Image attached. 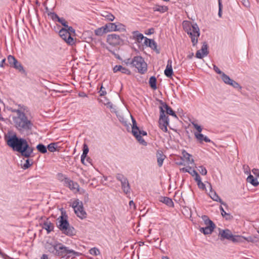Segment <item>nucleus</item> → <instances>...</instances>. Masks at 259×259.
<instances>
[{"instance_id":"f257e3e1","label":"nucleus","mask_w":259,"mask_h":259,"mask_svg":"<svg viewBox=\"0 0 259 259\" xmlns=\"http://www.w3.org/2000/svg\"><path fill=\"white\" fill-rule=\"evenodd\" d=\"M16 115L13 117L16 128L21 132H28L32 130L33 123L32 117L29 115L28 108L19 105L17 109L13 110Z\"/></svg>"},{"instance_id":"f03ea898","label":"nucleus","mask_w":259,"mask_h":259,"mask_svg":"<svg viewBox=\"0 0 259 259\" xmlns=\"http://www.w3.org/2000/svg\"><path fill=\"white\" fill-rule=\"evenodd\" d=\"M5 140L10 147L14 151L20 152L22 156L28 158L32 154L33 148L29 146L25 139L19 138L16 134L9 133L5 135Z\"/></svg>"},{"instance_id":"7ed1b4c3","label":"nucleus","mask_w":259,"mask_h":259,"mask_svg":"<svg viewBox=\"0 0 259 259\" xmlns=\"http://www.w3.org/2000/svg\"><path fill=\"white\" fill-rule=\"evenodd\" d=\"M169 114L175 118H177V116L172 109L166 104H163L160 107V116L159 119V127L164 132H167V125L169 124V119L168 116L166 115Z\"/></svg>"},{"instance_id":"20e7f679","label":"nucleus","mask_w":259,"mask_h":259,"mask_svg":"<svg viewBox=\"0 0 259 259\" xmlns=\"http://www.w3.org/2000/svg\"><path fill=\"white\" fill-rule=\"evenodd\" d=\"M184 30L189 35L193 46H195L198 42V38L200 35L199 28L196 23H192L189 21L183 22Z\"/></svg>"},{"instance_id":"39448f33","label":"nucleus","mask_w":259,"mask_h":259,"mask_svg":"<svg viewBox=\"0 0 259 259\" xmlns=\"http://www.w3.org/2000/svg\"><path fill=\"white\" fill-rule=\"evenodd\" d=\"M57 225L58 228L65 235L70 236L75 235L74 228L69 225L67 221V215L62 214L57 220Z\"/></svg>"},{"instance_id":"423d86ee","label":"nucleus","mask_w":259,"mask_h":259,"mask_svg":"<svg viewBox=\"0 0 259 259\" xmlns=\"http://www.w3.org/2000/svg\"><path fill=\"white\" fill-rule=\"evenodd\" d=\"M55 247L56 249L55 255L62 258H69L71 256L74 257L78 256L80 254L78 252L69 249V247L64 246L61 243L56 242Z\"/></svg>"},{"instance_id":"0eeeda50","label":"nucleus","mask_w":259,"mask_h":259,"mask_svg":"<svg viewBox=\"0 0 259 259\" xmlns=\"http://www.w3.org/2000/svg\"><path fill=\"white\" fill-rule=\"evenodd\" d=\"M130 64L135 67L139 72L144 74L147 70V65L144 59L141 56H135L133 58Z\"/></svg>"},{"instance_id":"6e6552de","label":"nucleus","mask_w":259,"mask_h":259,"mask_svg":"<svg viewBox=\"0 0 259 259\" xmlns=\"http://www.w3.org/2000/svg\"><path fill=\"white\" fill-rule=\"evenodd\" d=\"M132 133L133 135L136 137L137 140L139 141V142L144 145H146V142L145 140L142 138L141 135L146 136L147 135V133L144 131H141L139 128V127L137 125V123L135 119L132 117Z\"/></svg>"},{"instance_id":"1a4fd4ad","label":"nucleus","mask_w":259,"mask_h":259,"mask_svg":"<svg viewBox=\"0 0 259 259\" xmlns=\"http://www.w3.org/2000/svg\"><path fill=\"white\" fill-rule=\"evenodd\" d=\"M72 207L76 215L81 219L86 217L87 213L83 210L82 203L78 200H75L72 203Z\"/></svg>"},{"instance_id":"9d476101","label":"nucleus","mask_w":259,"mask_h":259,"mask_svg":"<svg viewBox=\"0 0 259 259\" xmlns=\"http://www.w3.org/2000/svg\"><path fill=\"white\" fill-rule=\"evenodd\" d=\"M59 35L69 45L72 46L75 44L74 39L71 37V34L66 28H62L59 31Z\"/></svg>"},{"instance_id":"9b49d317","label":"nucleus","mask_w":259,"mask_h":259,"mask_svg":"<svg viewBox=\"0 0 259 259\" xmlns=\"http://www.w3.org/2000/svg\"><path fill=\"white\" fill-rule=\"evenodd\" d=\"M108 32L119 31L124 32L126 30L125 26L121 23H109L106 24Z\"/></svg>"},{"instance_id":"f8f14e48","label":"nucleus","mask_w":259,"mask_h":259,"mask_svg":"<svg viewBox=\"0 0 259 259\" xmlns=\"http://www.w3.org/2000/svg\"><path fill=\"white\" fill-rule=\"evenodd\" d=\"M107 42L111 46H116L122 42V39L118 35L111 34L107 35Z\"/></svg>"},{"instance_id":"ddd939ff","label":"nucleus","mask_w":259,"mask_h":259,"mask_svg":"<svg viewBox=\"0 0 259 259\" xmlns=\"http://www.w3.org/2000/svg\"><path fill=\"white\" fill-rule=\"evenodd\" d=\"M221 78L226 84L231 85L235 89H241V87L239 84L238 83L231 79L228 75H226L224 73H222L221 75Z\"/></svg>"},{"instance_id":"4468645a","label":"nucleus","mask_w":259,"mask_h":259,"mask_svg":"<svg viewBox=\"0 0 259 259\" xmlns=\"http://www.w3.org/2000/svg\"><path fill=\"white\" fill-rule=\"evenodd\" d=\"M64 182L65 184L74 193L78 192L81 193V191H80L79 190V186L77 183L72 181L67 178H64Z\"/></svg>"},{"instance_id":"2eb2a0df","label":"nucleus","mask_w":259,"mask_h":259,"mask_svg":"<svg viewBox=\"0 0 259 259\" xmlns=\"http://www.w3.org/2000/svg\"><path fill=\"white\" fill-rule=\"evenodd\" d=\"M208 54V47L207 44L204 42L200 50L197 51L196 53V57L199 59H202Z\"/></svg>"},{"instance_id":"dca6fc26","label":"nucleus","mask_w":259,"mask_h":259,"mask_svg":"<svg viewBox=\"0 0 259 259\" xmlns=\"http://www.w3.org/2000/svg\"><path fill=\"white\" fill-rule=\"evenodd\" d=\"M219 236H220L222 240L226 239L231 241L233 237V234L231 231L229 229L220 230L219 232Z\"/></svg>"},{"instance_id":"f3484780","label":"nucleus","mask_w":259,"mask_h":259,"mask_svg":"<svg viewBox=\"0 0 259 259\" xmlns=\"http://www.w3.org/2000/svg\"><path fill=\"white\" fill-rule=\"evenodd\" d=\"M197 185L199 188L202 189H205L206 193L209 194L211 193L212 194L213 193L214 194H216L215 192L212 190L211 185L210 183H207V184H204L201 181H200V182L198 183Z\"/></svg>"},{"instance_id":"a211bd4d","label":"nucleus","mask_w":259,"mask_h":259,"mask_svg":"<svg viewBox=\"0 0 259 259\" xmlns=\"http://www.w3.org/2000/svg\"><path fill=\"white\" fill-rule=\"evenodd\" d=\"M215 227V225L214 224L213 225H209V226H206L205 227H201L199 229V231L204 235H209L212 233Z\"/></svg>"},{"instance_id":"6ab92c4d","label":"nucleus","mask_w":259,"mask_h":259,"mask_svg":"<svg viewBox=\"0 0 259 259\" xmlns=\"http://www.w3.org/2000/svg\"><path fill=\"white\" fill-rule=\"evenodd\" d=\"M113 71L114 73L121 72L122 73L130 75L131 73V71L126 68L122 67L121 65H116L114 67Z\"/></svg>"},{"instance_id":"aec40b11","label":"nucleus","mask_w":259,"mask_h":259,"mask_svg":"<svg viewBox=\"0 0 259 259\" xmlns=\"http://www.w3.org/2000/svg\"><path fill=\"white\" fill-rule=\"evenodd\" d=\"M144 44L147 47L151 48L152 49L157 51V45L153 39H149L147 37L145 38Z\"/></svg>"},{"instance_id":"412c9836","label":"nucleus","mask_w":259,"mask_h":259,"mask_svg":"<svg viewBox=\"0 0 259 259\" xmlns=\"http://www.w3.org/2000/svg\"><path fill=\"white\" fill-rule=\"evenodd\" d=\"M173 74V70L171 65V61L168 60L166 69L164 70V74L168 77H170Z\"/></svg>"},{"instance_id":"4be33fe9","label":"nucleus","mask_w":259,"mask_h":259,"mask_svg":"<svg viewBox=\"0 0 259 259\" xmlns=\"http://www.w3.org/2000/svg\"><path fill=\"white\" fill-rule=\"evenodd\" d=\"M194 135L195 138L198 140L200 142H202L204 141L205 142H210V140L207 138L206 136H204L203 134L198 133H194Z\"/></svg>"},{"instance_id":"5701e85b","label":"nucleus","mask_w":259,"mask_h":259,"mask_svg":"<svg viewBox=\"0 0 259 259\" xmlns=\"http://www.w3.org/2000/svg\"><path fill=\"white\" fill-rule=\"evenodd\" d=\"M107 32H108V28L106 27V24L105 26L98 28L95 30V33L97 36H102Z\"/></svg>"},{"instance_id":"b1692460","label":"nucleus","mask_w":259,"mask_h":259,"mask_svg":"<svg viewBox=\"0 0 259 259\" xmlns=\"http://www.w3.org/2000/svg\"><path fill=\"white\" fill-rule=\"evenodd\" d=\"M159 200L168 206L172 207L174 206V203L171 199L167 197L160 196L159 198Z\"/></svg>"},{"instance_id":"393cba45","label":"nucleus","mask_w":259,"mask_h":259,"mask_svg":"<svg viewBox=\"0 0 259 259\" xmlns=\"http://www.w3.org/2000/svg\"><path fill=\"white\" fill-rule=\"evenodd\" d=\"M42 228L46 229L49 233L53 230L54 225L49 221H46L44 223Z\"/></svg>"},{"instance_id":"a878e982","label":"nucleus","mask_w":259,"mask_h":259,"mask_svg":"<svg viewBox=\"0 0 259 259\" xmlns=\"http://www.w3.org/2000/svg\"><path fill=\"white\" fill-rule=\"evenodd\" d=\"M101 16L110 21H113L115 19V17L111 13L106 11L102 12Z\"/></svg>"},{"instance_id":"bb28decb","label":"nucleus","mask_w":259,"mask_h":259,"mask_svg":"<svg viewBox=\"0 0 259 259\" xmlns=\"http://www.w3.org/2000/svg\"><path fill=\"white\" fill-rule=\"evenodd\" d=\"M182 155L184 158L187 160L189 164L194 163V160L191 158L192 156L187 153L186 151L184 150L182 152Z\"/></svg>"},{"instance_id":"cd10ccee","label":"nucleus","mask_w":259,"mask_h":259,"mask_svg":"<svg viewBox=\"0 0 259 259\" xmlns=\"http://www.w3.org/2000/svg\"><path fill=\"white\" fill-rule=\"evenodd\" d=\"M244 240L248 242L256 243L259 241V238L257 235H251L247 237H244Z\"/></svg>"},{"instance_id":"c85d7f7f","label":"nucleus","mask_w":259,"mask_h":259,"mask_svg":"<svg viewBox=\"0 0 259 259\" xmlns=\"http://www.w3.org/2000/svg\"><path fill=\"white\" fill-rule=\"evenodd\" d=\"M247 182L250 183L251 185H252L254 186H257L259 183L257 181V180L256 178H254L253 176L251 175H250L247 178Z\"/></svg>"},{"instance_id":"c756f323","label":"nucleus","mask_w":259,"mask_h":259,"mask_svg":"<svg viewBox=\"0 0 259 259\" xmlns=\"http://www.w3.org/2000/svg\"><path fill=\"white\" fill-rule=\"evenodd\" d=\"M168 8L166 6L156 5L153 7L154 11L159 12L160 13H164L167 11Z\"/></svg>"},{"instance_id":"7c9ffc66","label":"nucleus","mask_w":259,"mask_h":259,"mask_svg":"<svg viewBox=\"0 0 259 259\" xmlns=\"http://www.w3.org/2000/svg\"><path fill=\"white\" fill-rule=\"evenodd\" d=\"M234 243L244 242V237L239 235H233L231 240Z\"/></svg>"},{"instance_id":"2f4dec72","label":"nucleus","mask_w":259,"mask_h":259,"mask_svg":"<svg viewBox=\"0 0 259 259\" xmlns=\"http://www.w3.org/2000/svg\"><path fill=\"white\" fill-rule=\"evenodd\" d=\"M220 209L222 215L225 218L226 220H231L233 219V216L231 215L230 213H227L224 209L223 207L221 206L220 207Z\"/></svg>"},{"instance_id":"473e14b6","label":"nucleus","mask_w":259,"mask_h":259,"mask_svg":"<svg viewBox=\"0 0 259 259\" xmlns=\"http://www.w3.org/2000/svg\"><path fill=\"white\" fill-rule=\"evenodd\" d=\"M121 186L123 192L127 194L130 192V187L127 180L125 181V182H124L122 184H121Z\"/></svg>"},{"instance_id":"72a5a7b5","label":"nucleus","mask_w":259,"mask_h":259,"mask_svg":"<svg viewBox=\"0 0 259 259\" xmlns=\"http://www.w3.org/2000/svg\"><path fill=\"white\" fill-rule=\"evenodd\" d=\"M202 220L203 221L204 224L206 226H209V225H213L215 224L212 221H211L208 216L203 215L201 217Z\"/></svg>"},{"instance_id":"f704fd0d","label":"nucleus","mask_w":259,"mask_h":259,"mask_svg":"<svg viewBox=\"0 0 259 259\" xmlns=\"http://www.w3.org/2000/svg\"><path fill=\"white\" fill-rule=\"evenodd\" d=\"M157 163L159 166H161L164 159L165 156L161 152H158L157 154Z\"/></svg>"},{"instance_id":"c9c22d12","label":"nucleus","mask_w":259,"mask_h":259,"mask_svg":"<svg viewBox=\"0 0 259 259\" xmlns=\"http://www.w3.org/2000/svg\"><path fill=\"white\" fill-rule=\"evenodd\" d=\"M149 82L152 89L154 90L156 89V78L154 76H151L150 78Z\"/></svg>"},{"instance_id":"e433bc0d","label":"nucleus","mask_w":259,"mask_h":259,"mask_svg":"<svg viewBox=\"0 0 259 259\" xmlns=\"http://www.w3.org/2000/svg\"><path fill=\"white\" fill-rule=\"evenodd\" d=\"M210 197L215 201H219L222 204L225 206H227V204L223 201L222 199L219 197V195H209Z\"/></svg>"},{"instance_id":"4c0bfd02","label":"nucleus","mask_w":259,"mask_h":259,"mask_svg":"<svg viewBox=\"0 0 259 259\" xmlns=\"http://www.w3.org/2000/svg\"><path fill=\"white\" fill-rule=\"evenodd\" d=\"M36 149L41 153H46L47 152V147L41 144L37 145L36 146Z\"/></svg>"},{"instance_id":"58836bf2","label":"nucleus","mask_w":259,"mask_h":259,"mask_svg":"<svg viewBox=\"0 0 259 259\" xmlns=\"http://www.w3.org/2000/svg\"><path fill=\"white\" fill-rule=\"evenodd\" d=\"M32 160H30L29 159H27L25 160V163L22 165V168L24 169H27L32 165Z\"/></svg>"},{"instance_id":"ea45409f","label":"nucleus","mask_w":259,"mask_h":259,"mask_svg":"<svg viewBox=\"0 0 259 259\" xmlns=\"http://www.w3.org/2000/svg\"><path fill=\"white\" fill-rule=\"evenodd\" d=\"M116 179L122 184L124 182H125L127 179L123 175L120 174H117L116 176Z\"/></svg>"},{"instance_id":"a19ab883","label":"nucleus","mask_w":259,"mask_h":259,"mask_svg":"<svg viewBox=\"0 0 259 259\" xmlns=\"http://www.w3.org/2000/svg\"><path fill=\"white\" fill-rule=\"evenodd\" d=\"M116 179L122 184L124 182H125L127 179L123 175L120 174H117L116 176Z\"/></svg>"},{"instance_id":"79ce46f5","label":"nucleus","mask_w":259,"mask_h":259,"mask_svg":"<svg viewBox=\"0 0 259 259\" xmlns=\"http://www.w3.org/2000/svg\"><path fill=\"white\" fill-rule=\"evenodd\" d=\"M180 170L183 172H189V174H190L192 176V171H196L195 170L192 169L191 167L190 166H188V167H183L182 168L180 169Z\"/></svg>"},{"instance_id":"37998d69","label":"nucleus","mask_w":259,"mask_h":259,"mask_svg":"<svg viewBox=\"0 0 259 259\" xmlns=\"http://www.w3.org/2000/svg\"><path fill=\"white\" fill-rule=\"evenodd\" d=\"M191 173H192V176L195 177V180L197 184L201 181V178L196 171H192Z\"/></svg>"},{"instance_id":"c03bdc74","label":"nucleus","mask_w":259,"mask_h":259,"mask_svg":"<svg viewBox=\"0 0 259 259\" xmlns=\"http://www.w3.org/2000/svg\"><path fill=\"white\" fill-rule=\"evenodd\" d=\"M8 61L10 65L12 66L14 63H16L17 60L13 56L9 55L8 57Z\"/></svg>"},{"instance_id":"a18cd8bd","label":"nucleus","mask_w":259,"mask_h":259,"mask_svg":"<svg viewBox=\"0 0 259 259\" xmlns=\"http://www.w3.org/2000/svg\"><path fill=\"white\" fill-rule=\"evenodd\" d=\"M12 67H14L15 68L18 69L20 71L23 70V68L22 66L19 62L17 61V60L16 61V63H14Z\"/></svg>"},{"instance_id":"49530a36","label":"nucleus","mask_w":259,"mask_h":259,"mask_svg":"<svg viewBox=\"0 0 259 259\" xmlns=\"http://www.w3.org/2000/svg\"><path fill=\"white\" fill-rule=\"evenodd\" d=\"M90 254L94 255H97L99 254L100 251L98 249H97L96 247L92 248L90 250Z\"/></svg>"},{"instance_id":"de8ad7c7","label":"nucleus","mask_w":259,"mask_h":259,"mask_svg":"<svg viewBox=\"0 0 259 259\" xmlns=\"http://www.w3.org/2000/svg\"><path fill=\"white\" fill-rule=\"evenodd\" d=\"M192 124L193 125L194 127L197 130V133H200L201 132V131L202 130V128L201 127V126L200 125L197 124V123H196L194 122H192Z\"/></svg>"},{"instance_id":"09e8293b","label":"nucleus","mask_w":259,"mask_h":259,"mask_svg":"<svg viewBox=\"0 0 259 259\" xmlns=\"http://www.w3.org/2000/svg\"><path fill=\"white\" fill-rule=\"evenodd\" d=\"M49 245L51 246H48V249L49 251H50L51 253H54L55 254L56 249H55V246H56V243L52 244H50Z\"/></svg>"},{"instance_id":"8fccbe9b","label":"nucleus","mask_w":259,"mask_h":259,"mask_svg":"<svg viewBox=\"0 0 259 259\" xmlns=\"http://www.w3.org/2000/svg\"><path fill=\"white\" fill-rule=\"evenodd\" d=\"M198 170L202 175L205 176L207 174V170L204 167L202 166H199Z\"/></svg>"},{"instance_id":"3c124183","label":"nucleus","mask_w":259,"mask_h":259,"mask_svg":"<svg viewBox=\"0 0 259 259\" xmlns=\"http://www.w3.org/2000/svg\"><path fill=\"white\" fill-rule=\"evenodd\" d=\"M57 21L62 24L65 28L68 27L67 21L63 18H58Z\"/></svg>"},{"instance_id":"603ef678","label":"nucleus","mask_w":259,"mask_h":259,"mask_svg":"<svg viewBox=\"0 0 259 259\" xmlns=\"http://www.w3.org/2000/svg\"><path fill=\"white\" fill-rule=\"evenodd\" d=\"M48 149L51 152H54L56 150L55 144L54 143L50 144L48 146Z\"/></svg>"},{"instance_id":"864d4df0","label":"nucleus","mask_w":259,"mask_h":259,"mask_svg":"<svg viewBox=\"0 0 259 259\" xmlns=\"http://www.w3.org/2000/svg\"><path fill=\"white\" fill-rule=\"evenodd\" d=\"M219 1V13H218V15L220 17H222V8H223V6H222V4L221 3V0H218Z\"/></svg>"},{"instance_id":"5fc2aeb1","label":"nucleus","mask_w":259,"mask_h":259,"mask_svg":"<svg viewBox=\"0 0 259 259\" xmlns=\"http://www.w3.org/2000/svg\"><path fill=\"white\" fill-rule=\"evenodd\" d=\"M49 15L52 18L53 20H58L59 18L57 14L54 13H50Z\"/></svg>"},{"instance_id":"6e6d98bb","label":"nucleus","mask_w":259,"mask_h":259,"mask_svg":"<svg viewBox=\"0 0 259 259\" xmlns=\"http://www.w3.org/2000/svg\"><path fill=\"white\" fill-rule=\"evenodd\" d=\"M89 151V150L88 145L86 144H84L83 146V153L84 154H88Z\"/></svg>"},{"instance_id":"4d7b16f0","label":"nucleus","mask_w":259,"mask_h":259,"mask_svg":"<svg viewBox=\"0 0 259 259\" xmlns=\"http://www.w3.org/2000/svg\"><path fill=\"white\" fill-rule=\"evenodd\" d=\"M88 154H84V153H82L81 156V161L82 164H86L85 163V159L87 156Z\"/></svg>"},{"instance_id":"13d9d810","label":"nucleus","mask_w":259,"mask_h":259,"mask_svg":"<svg viewBox=\"0 0 259 259\" xmlns=\"http://www.w3.org/2000/svg\"><path fill=\"white\" fill-rule=\"evenodd\" d=\"M136 38L138 41H141L142 39H145V37H144L142 33H140L138 34V35H136Z\"/></svg>"},{"instance_id":"bf43d9fd","label":"nucleus","mask_w":259,"mask_h":259,"mask_svg":"<svg viewBox=\"0 0 259 259\" xmlns=\"http://www.w3.org/2000/svg\"><path fill=\"white\" fill-rule=\"evenodd\" d=\"M213 69L218 74L222 75V73L224 72H222L221 70L215 65H213Z\"/></svg>"},{"instance_id":"052dcab7","label":"nucleus","mask_w":259,"mask_h":259,"mask_svg":"<svg viewBox=\"0 0 259 259\" xmlns=\"http://www.w3.org/2000/svg\"><path fill=\"white\" fill-rule=\"evenodd\" d=\"M100 96H104L106 94V92L104 88L101 86L100 90L99 91Z\"/></svg>"},{"instance_id":"680f3d73","label":"nucleus","mask_w":259,"mask_h":259,"mask_svg":"<svg viewBox=\"0 0 259 259\" xmlns=\"http://www.w3.org/2000/svg\"><path fill=\"white\" fill-rule=\"evenodd\" d=\"M252 172L255 176L259 178V169L253 168L252 169Z\"/></svg>"},{"instance_id":"e2e57ef3","label":"nucleus","mask_w":259,"mask_h":259,"mask_svg":"<svg viewBox=\"0 0 259 259\" xmlns=\"http://www.w3.org/2000/svg\"><path fill=\"white\" fill-rule=\"evenodd\" d=\"M65 28H66L67 30H68V31H69V33L70 34L71 33H74L75 32L74 29L72 27L68 26V27H66Z\"/></svg>"},{"instance_id":"0e129e2a","label":"nucleus","mask_w":259,"mask_h":259,"mask_svg":"<svg viewBox=\"0 0 259 259\" xmlns=\"http://www.w3.org/2000/svg\"><path fill=\"white\" fill-rule=\"evenodd\" d=\"M129 205L130 206V207L131 208L132 206H133V208L134 209H136V205L134 203V202L133 201V200H131L129 202Z\"/></svg>"},{"instance_id":"69168bd1","label":"nucleus","mask_w":259,"mask_h":259,"mask_svg":"<svg viewBox=\"0 0 259 259\" xmlns=\"http://www.w3.org/2000/svg\"><path fill=\"white\" fill-rule=\"evenodd\" d=\"M104 104L107 105L108 107H109L110 108H113L112 104L109 102H107V103H104Z\"/></svg>"},{"instance_id":"338daca9","label":"nucleus","mask_w":259,"mask_h":259,"mask_svg":"<svg viewBox=\"0 0 259 259\" xmlns=\"http://www.w3.org/2000/svg\"><path fill=\"white\" fill-rule=\"evenodd\" d=\"M41 259H49L48 256L47 254H42Z\"/></svg>"},{"instance_id":"774afa93","label":"nucleus","mask_w":259,"mask_h":259,"mask_svg":"<svg viewBox=\"0 0 259 259\" xmlns=\"http://www.w3.org/2000/svg\"><path fill=\"white\" fill-rule=\"evenodd\" d=\"M193 56H194V54H193V53H191L189 54L188 55L187 57H188L189 59H192V57H193Z\"/></svg>"}]
</instances>
